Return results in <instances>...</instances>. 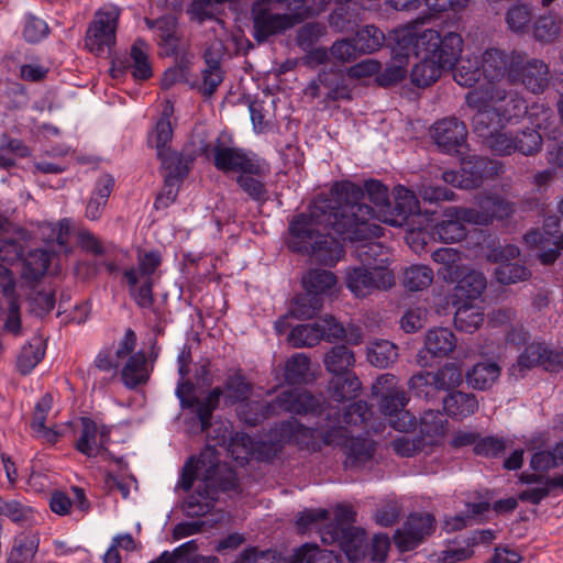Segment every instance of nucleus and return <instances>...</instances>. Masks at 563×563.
<instances>
[{"label": "nucleus", "mask_w": 563, "mask_h": 563, "mask_svg": "<svg viewBox=\"0 0 563 563\" xmlns=\"http://www.w3.org/2000/svg\"><path fill=\"white\" fill-rule=\"evenodd\" d=\"M398 357L397 346L387 340L374 342L367 351L368 362L379 368H386Z\"/></svg>", "instance_id": "nucleus-50"}, {"label": "nucleus", "mask_w": 563, "mask_h": 563, "mask_svg": "<svg viewBox=\"0 0 563 563\" xmlns=\"http://www.w3.org/2000/svg\"><path fill=\"white\" fill-rule=\"evenodd\" d=\"M307 2L308 0H291L290 2L279 3L285 7L287 12L274 13L261 1H255L251 7L253 38L257 43H264L269 37L282 34L303 22L312 14V10Z\"/></svg>", "instance_id": "nucleus-5"}, {"label": "nucleus", "mask_w": 563, "mask_h": 563, "mask_svg": "<svg viewBox=\"0 0 563 563\" xmlns=\"http://www.w3.org/2000/svg\"><path fill=\"white\" fill-rule=\"evenodd\" d=\"M354 364V353L345 345H335L323 356L324 368L335 376L347 373Z\"/></svg>", "instance_id": "nucleus-38"}, {"label": "nucleus", "mask_w": 563, "mask_h": 563, "mask_svg": "<svg viewBox=\"0 0 563 563\" xmlns=\"http://www.w3.org/2000/svg\"><path fill=\"white\" fill-rule=\"evenodd\" d=\"M321 539L324 543H338L352 562L360 561L365 555V531L361 528L347 527L334 531H321Z\"/></svg>", "instance_id": "nucleus-23"}, {"label": "nucleus", "mask_w": 563, "mask_h": 563, "mask_svg": "<svg viewBox=\"0 0 563 563\" xmlns=\"http://www.w3.org/2000/svg\"><path fill=\"white\" fill-rule=\"evenodd\" d=\"M432 260L441 264L438 274L445 282L453 283L459 278L460 271L464 267L461 253L453 247H440L432 253Z\"/></svg>", "instance_id": "nucleus-36"}, {"label": "nucleus", "mask_w": 563, "mask_h": 563, "mask_svg": "<svg viewBox=\"0 0 563 563\" xmlns=\"http://www.w3.org/2000/svg\"><path fill=\"white\" fill-rule=\"evenodd\" d=\"M345 284L357 298H364L376 290H388L395 286V275L390 269H371L349 267L345 271Z\"/></svg>", "instance_id": "nucleus-15"}, {"label": "nucleus", "mask_w": 563, "mask_h": 563, "mask_svg": "<svg viewBox=\"0 0 563 563\" xmlns=\"http://www.w3.org/2000/svg\"><path fill=\"white\" fill-rule=\"evenodd\" d=\"M456 283V291L466 299L478 298L486 288V278L483 273L467 269L465 266L460 271Z\"/></svg>", "instance_id": "nucleus-40"}, {"label": "nucleus", "mask_w": 563, "mask_h": 563, "mask_svg": "<svg viewBox=\"0 0 563 563\" xmlns=\"http://www.w3.org/2000/svg\"><path fill=\"white\" fill-rule=\"evenodd\" d=\"M310 358L303 353H296L291 355L285 364V380L289 385L307 383L310 372Z\"/></svg>", "instance_id": "nucleus-48"}, {"label": "nucleus", "mask_w": 563, "mask_h": 563, "mask_svg": "<svg viewBox=\"0 0 563 563\" xmlns=\"http://www.w3.org/2000/svg\"><path fill=\"white\" fill-rule=\"evenodd\" d=\"M505 21L509 31L523 35L530 30L532 10L525 3L514 4L506 11Z\"/></svg>", "instance_id": "nucleus-47"}, {"label": "nucleus", "mask_w": 563, "mask_h": 563, "mask_svg": "<svg viewBox=\"0 0 563 563\" xmlns=\"http://www.w3.org/2000/svg\"><path fill=\"white\" fill-rule=\"evenodd\" d=\"M52 255L51 252L43 249L30 251L23 262V277L29 280H37L44 276L51 264Z\"/></svg>", "instance_id": "nucleus-43"}, {"label": "nucleus", "mask_w": 563, "mask_h": 563, "mask_svg": "<svg viewBox=\"0 0 563 563\" xmlns=\"http://www.w3.org/2000/svg\"><path fill=\"white\" fill-rule=\"evenodd\" d=\"M40 534L36 531H23L15 536L7 563H27L38 550Z\"/></svg>", "instance_id": "nucleus-33"}, {"label": "nucleus", "mask_w": 563, "mask_h": 563, "mask_svg": "<svg viewBox=\"0 0 563 563\" xmlns=\"http://www.w3.org/2000/svg\"><path fill=\"white\" fill-rule=\"evenodd\" d=\"M322 305L321 297L307 291L294 299L291 312L298 319H312L321 310Z\"/></svg>", "instance_id": "nucleus-58"}, {"label": "nucleus", "mask_w": 563, "mask_h": 563, "mask_svg": "<svg viewBox=\"0 0 563 563\" xmlns=\"http://www.w3.org/2000/svg\"><path fill=\"white\" fill-rule=\"evenodd\" d=\"M541 364L547 369L553 371L556 366L563 364V355L559 352L549 350L541 343L528 345L518 358L520 369H529Z\"/></svg>", "instance_id": "nucleus-27"}, {"label": "nucleus", "mask_w": 563, "mask_h": 563, "mask_svg": "<svg viewBox=\"0 0 563 563\" xmlns=\"http://www.w3.org/2000/svg\"><path fill=\"white\" fill-rule=\"evenodd\" d=\"M481 60L483 76L488 81L486 85H501V80L511 85L516 68L521 63V51L492 47L484 51Z\"/></svg>", "instance_id": "nucleus-13"}, {"label": "nucleus", "mask_w": 563, "mask_h": 563, "mask_svg": "<svg viewBox=\"0 0 563 563\" xmlns=\"http://www.w3.org/2000/svg\"><path fill=\"white\" fill-rule=\"evenodd\" d=\"M361 382L356 376H351L346 378H338L331 382V397L338 401L342 402L357 396V393L361 390Z\"/></svg>", "instance_id": "nucleus-61"}, {"label": "nucleus", "mask_w": 563, "mask_h": 563, "mask_svg": "<svg viewBox=\"0 0 563 563\" xmlns=\"http://www.w3.org/2000/svg\"><path fill=\"white\" fill-rule=\"evenodd\" d=\"M320 406V399L311 393L301 388H291L279 393L273 404L264 406L263 415L267 413L271 407H277L290 413L307 415L316 412Z\"/></svg>", "instance_id": "nucleus-22"}, {"label": "nucleus", "mask_w": 563, "mask_h": 563, "mask_svg": "<svg viewBox=\"0 0 563 563\" xmlns=\"http://www.w3.org/2000/svg\"><path fill=\"white\" fill-rule=\"evenodd\" d=\"M563 34V19L555 13L540 15L532 25L533 38L542 44L554 43Z\"/></svg>", "instance_id": "nucleus-34"}, {"label": "nucleus", "mask_w": 563, "mask_h": 563, "mask_svg": "<svg viewBox=\"0 0 563 563\" xmlns=\"http://www.w3.org/2000/svg\"><path fill=\"white\" fill-rule=\"evenodd\" d=\"M45 354L43 342L40 338L33 339L23 345L16 357V369L22 375L30 374L35 366L42 361Z\"/></svg>", "instance_id": "nucleus-45"}, {"label": "nucleus", "mask_w": 563, "mask_h": 563, "mask_svg": "<svg viewBox=\"0 0 563 563\" xmlns=\"http://www.w3.org/2000/svg\"><path fill=\"white\" fill-rule=\"evenodd\" d=\"M111 428L98 424L89 417L80 418V430L75 442V449L87 457L102 456L104 460L113 459L108 450Z\"/></svg>", "instance_id": "nucleus-16"}, {"label": "nucleus", "mask_w": 563, "mask_h": 563, "mask_svg": "<svg viewBox=\"0 0 563 563\" xmlns=\"http://www.w3.org/2000/svg\"><path fill=\"white\" fill-rule=\"evenodd\" d=\"M253 386L241 373L235 371L229 374L224 380L223 387H214L198 404L197 418L201 430L205 431L211 426L213 411L218 408L221 397L225 406H234L245 402L252 394Z\"/></svg>", "instance_id": "nucleus-8"}, {"label": "nucleus", "mask_w": 563, "mask_h": 563, "mask_svg": "<svg viewBox=\"0 0 563 563\" xmlns=\"http://www.w3.org/2000/svg\"><path fill=\"white\" fill-rule=\"evenodd\" d=\"M212 156L214 167L224 174L238 173L241 175L243 172L261 174L264 168L258 164L261 158L255 154L240 147L230 146L220 137L216 140L212 146Z\"/></svg>", "instance_id": "nucleus-14"}, {"label": "nucleus", "mask_w": 563, "mask_h": 563, "mask_svg": "<svg viewBox=\"0 0 563 563\" xmlns=\"http://www.w3.org/2000/svg\"><path fill=\"white\" fill-rule=\"evenodd\" d=\"M429 15L409 21L393 31V38L406 55L411 52L422 59L416 64L410 77L415 86L426 88L434 84L444 69H451L460 59L463 51V38L456 32L441 34L434 29L418 31Z\"/></svg>", "instance_id": "nucleus-2"}, {"label": "nucleus", "mask_w": 563, "mask_h": 563, "mask_svg": "<svg viewBox=\"0 0 563 563\" xmlns=\"http://www.w3.org/2000/svg\"><path fill=\"white\" fill-rule=\"evenodd\" d=\"M130 58L132 60V76L135 80H147L152 77V66L148 59V44L137 38L131 46Z\"/></svg>", "instance_id": "nucleus-42"}, {"label": "nucleus", "mask_w": 563, "mask_h": 563, "mask_svg": "<svg viewBox=\"0 0 563 563\" xmlns=\"http://www.w3.org/2000/svg\"><path fill=\"white\" fill-rule=\"evenodd\" d=\"M114 179L111 175H102L96 183L86 207V218L97 221L101 218L102 211L113 190Z\"/></svg>", "instance_id": "nucleus-32"}, {"label": "nucleus", "mask_w": 563, "mask_h": 563, "mask_svg": "<svg viewBox=\"0 0 563 563\" xmlns=\"http://www.w3.org/2000/svg\"><path fill=\"white\" fill-rule=\"evenodd\" d=\"M119 15L117 7L104 8L96 13L85 38V45L90 52L102 55L114 45Z\"/></svg>", "instance_id": "nucleus-12"}, {"label": "nucleus", "mask_w": 563, "mask_h": 563, "mask_svg": "<svg viewBox=\"0 0 563 563\" xmlns=\"http://www.w3.org/2000/svg\"><path fill=\"white\" fill-rule=\"evenodd\" d=\"M465 207H448L443 211V220L434 227V234L444 243H455L467 234L465 224L468 220L462 214Z\"/></svg>", "instance_id": "nucleus-24"}, {"label": "nucleus", "mask_w": 563, "mask_h": 563, "mask_svg": "<svg viewBox=\"0 0 563 563\" xmlns=\"http://www.w3.org/2000/svg\"><path fill=\"white\" fill-rule=\"evenodd\" d=\"M433 282V271L426 265H411L406 268L402 285L410 291H420Z\"/></svg>", "instance_id": "nucleus-51"}, {"label": "nucleus", "mask_w": 563, "mask_h": 563, "mask_svg": "<svg viewBox=\"0 0 563 563\" xmlns=\"http://www.w3.org/2000/svg\"><path fill=\"white\" fill-rule=\"evenodd\" d=\"M158 158L165 173L164 178H167L168 181L183 183L191 169L196 156L191 153L168 151Z\"/></svg>", "instance_id": "nucleus-29"}, {"label": "nucleus", "mask_w": 563, "mask_h": 563, "mask_svg": "<svg viewBox=\"0 0 563 563\" xmlns=\"http://www.w3.org/2000/svg\"><path fill=\"white\" fill-rule=\"evenodd\" d=\"M474 205L462 211L468 224L474 225H489L494 220L509 219L516 211L514 202L492 191L476 194Z\"/></svg>", "instance_id": "nucleus-11"}, {"label": "nucleus", "mask_w": 563, "mask_h": 563, "mask_svg": "<svg viewBox=\"0 0 563 563\" xmlns=\"http://www.w3.org/2000/svg\"><path fill=\"white\" fill-rule=\"evenodd\" d=\"M162 261L159 251L139 249L136 266L126 267L122 272L129 295L142 309L151 308L154 303V274L161 266Z\"/></svg>", "instance_id": "nucleus-7"}, {"label": "nucleus", "mask_w": 563, "mask_h": 563, "mask_svg": "<svg viewBox=\"0 0 563 563\" xmlns=\"http://www.w3.org/2000/svg\"><path fill=\"white\" fill-rule=\"evenodd\" d=\"M362 54H372L378 51L385 42V34L375 25H365L353 37Z\"/></svg>", "instance_id": "nucleus-55"}, {"label": "nucleus", "mask_w": 563, "mask_h": 563, "mask_svg": "<svg viewBox=\"0 0 563 563\" xmlns=\"http://www.w3.org/2000/svg\"><path fill=\"white\" fill-rule=\"evenodd\" d=\"M258 164L263 166L261 174L252 172H243L236 177V184L246 196L254 202L263 206L269 199L268 189L264 179L269 175V165L264 161L260 159Z\"/></svg>", "instance_id": "nucleus-26"}, {"label": "nucleus", "mask_w": 563, "mask_h": 563, "mask_svg": "<svg viewBox=\"0 0 563 563\" xmlns=\"http://www.w3.org/2000/svg\"><path fill=\"white\" fill-rule=\"evenodd\" d=\"M530 273L527 267L518 263H500L495 269V277L504 285L526 280Z\"/></svg>", "instance_id": "nucleus-63"}, {"label": "nucleus", "mask_w": 563, "mask_h": 563, "mask_svg": "<svg viewBox=\"0 0 563 563\" xmlns=\"http://www.w3.org/2000/svg\"><path fill=\"white\" fill-rule=\"evenodd\" d=\"M482 73V60L477 58L466 57L461 59L453 70V77L457 85L471 88L479 79Z\"/></svg>", "instance_id": "nucleus-52"}, {"label": "nucleus", "mask_w": 563, "mask_h": 563, "mask_svg": "<svg viewBox=\"0 0 563 563\" xmlns=\"http://www.w3.org/2000/svg\"><path fill=\"white\" fill-rule=\"evenodd\" d=\"M529 122L533 125L532 130L541 131L549 137L555 140L559 136V130L552 109L541 102H534L528 111Z\"/></svg>", "instance_id": "nucleus-37"}, {"label": "nucleus", "mask_w": 563, "mask_h": 563, "mask_svg": "<svg viewBox=\"0 0 563 563\" xmlns=\"http://www.w3.org/2000/svg\"><path fill=\"white\" fill-rule=\"evenodd\" d=\"M363 189L350 180L335 181L329 195L317 196L307 212L289 223L288 247L311 255L323 265H335L343 256L342 244L329 233L332 229L344 241L362 242L383 235L375 222L374 210L362 202Z\"/></svg>", "instance_id": "nucleus-1"}, {"label": "nucleus", "mask_w": 563, "mask_h": 563, "mask_svg": "<svg viewBox=\"0 0 563 563\" xmlns=\"http://www.w3.org/2000/svg\"><path fill=\"white\" fill-rule=\"evenodd\" d=\"M374 207L375 221L384 222L393 227H401L409 216L419 211V202L412 191L398 187L396 189V203L393 207L389 199V190L386 185L377 179H368L361 186Z\"/></svg>", "instance_id": "nucleus-6"}, {"label": "nucleus", "mask_w": 563, "mask_h": 563, "mask_svg": "<svg viewBox=\"0 0 563 563\" xmlns=\"http://www.w3.org/2000/svg\"><path fill=\"white\" fill-rule=\"evenodd\" d=\"M500 375L495 362H479L465 375L467 384L474 389L485 390L493 386Z\"/></svg>", "instance_id": "nucleus-39"}, {"label": "nucleus", "mask_w": 563, "mask_h": 563, "mask_svg": "<svg viewBox=\"0 0 563 563\" xmlns=\"http://www.w3.org/2000/svg\"><path fill=\"white\" fill-rule=\"evenodd\" d=\"M543 143L542 134L530 128L518 131L515 135L516 152L530 156L537 154Z\"/></svg>", "instance_id": "nucleus-60"}, {"label": "nucleus", "mask_w": 563, "mask_h": 563, "mask_svg": "<svg viewBox=\"0 0 563 563\" xmlns=\"http://www.w3.org/2000/svg\"><path fill=\"white\" fill-rule=\"evenodd\" d=\"M432 372V383L441 391H450L457 388L463 383V371L455 363H445L437 371Z\"/></svg>", "instance_id": "nucleus-46"}, {"label": "nucleus", "mask_w": 563, "mask_h": 563, "mask_svg": "<svg viewBox=\"0 0 563 563\" xmlns=\"http://www.w3.org/2000/svg\"><path fill=\"white\" fill-rule=\"evenodd\" d=\"M550 66L541 58H528L521 51V63L516 68L511 85H521L532 95H542L550 86Z\"/></svg>", "instance_id": "nucleus-17"}, {"label": "nucleus", "mask_w": 563, "mask_h": 563, "mask_svg": "<svg viewBox=\"0 0 563 563\" xmlns=\"http://www.w3.org/2000/svg\"><path fill=\"white\" fill-rule=\"evenodd\" d=\"M503 169L500 162L472 154L461 157L460 170L442 172L441 178L453 187L472 189L478 187L484 178L498 175Z\"/></svg>", "instance_id": "nucleus-9"}, {"label": "nucleus", "mask_w": 563, "mask_h": 563, "mask_svg": "<svg viewBox=\"0 0 563 563\" xmlns=\"http://www.w3.org/2000/svg\"><path fill=\"white\" fill-rule=\"evenodd\" d=\"M280 433L277 431V426L271 430L269 440L268 441H258L256 442L253 456H255L260 461H271L273 460L277 453L282 450L283 445L286 443L280 440Z\"/></svg>", "instance_id": "nucleus-62"}, {"label": "nucleus", "mask_w": 563, "mask_h": 563, "mask_svg": "<svg viewBox=\"0 0 563 563\" xmlns=\"http://www.w3.org/2000/svg\"><path fill=\"white\" fill-rule=\"evenodd\" d=\"M435 519L430 514L410 515L394 534V543L401 552L416 549L434 529Z\"/></svg>", "instance_id": "nucleus-18"}, {"label": "nucleus", "mask_w": 563, "mask_h": 563, "mask_svg": "<svg viewBox=\"0 0 563 563\" xmlns=\"http://www.w3.org/2000/svg\"><path fill=\"white\" fill-rule=\"evenodd\" d=\"M200 471H203L201 482L207 497H212L213 500L217 499L218 492H231L238 487L235 473L220 465L218 452L210 445L198 457L191 456L187 460L178 485L186 492L190 490Z\"/></svg>", "instance_id": "nucleus-4"}, {"label": "nucleus", "mask_w": 563, "mask_h": 563, "mask_svg": "<svg viewBox=\"0 0 563 563\" xmlns=\"http://www.w3.org/2000/svg\"><path fill=\"white\" fill-rule=\"evenodd\" d=\"M478 400L474 394L453 390L443 399L444 412L454 420H463L478 410Z\"/></svg>", "instance_id": "nucleus-28"}, {"label": "nucleus", "mask_w": 563, "mask_h": 563, "mask_svg": "<svg viewBox=\"0 0 563 563\" xmlns=\"http://www.w3.org/2000/svg\"><path fill=\"white\" fill-rule=\"evenodd\" d=\"M325 445L342 446L345 451V468L358 470L373 460L376 445L368 438H351L344 426H333L322 432Z\"/></svg>", "instance_id": "nucleus-10"}, {"label": "nucleus", "mask_w": 563, "mask_h": 563, "mask_svg": "<svg viewBox=\"0 0 563 563\" xmlns=\"http://www.w3.org/2000/svg\"><path fill=\"white\" fill-rule=\"evenodd\" d=\"M148 29L154 30L159 44L174 48L177 43L176 21L170 16H163L157 20L145 19Z\"/></svg>", "instance_id": "nucleus-59"}, {"label": "nucleus", "mask_w": 563, "mask_h": 563, "mask_svg": "<svg viewBox=\"0 0 563 563\" xmlns=\"http://www.w3.org/2000/svg\"><path fill=\"white\" fill-rule=\"evenodd\" d=\"M435 144L444 153L463 154L466 147L467 130L465 124L454 117L437 121L431 129Z\"/></svg>", "instance_id": "nucleus-19"}, {"label": "nucleus", "mask_w": 563, "mask_h": 563, "mask_svg": "<svg viewBox=\"0 0 563 563\" xmlns=\"http://www.w3.org/2000/svg\"><path fill=\"white\" fill-rule=\"evenodd\" d=\"M366 240L356 249V257L363 266L371 269H389L390 253L386 246L379 242Z\"/></svg>", "instance_id": "nucleus-31"}, {"label": "nucleus", "mask_w": 563, "mask_h": 563, "mask_svg": "<svg viewBox=\"0 0 563 563\" xmlns=\"http://www.w3.org/2000/svg\"><path fill=\"white\" fill-rule=\"evenodd\" d=\"M446 421L439 410L424 411L419 421V431L424 437L442 435Z\"/></svg>", "instance_id": "nucleus-64"}, {"label": "nucleus", "mask_w": 563, "mask_h": 563, "mask_svg": "<svg viewBox=\"0 0 563 563\" xmlns=\"http://www.w3.org/2000/svg\"><path fill=\"white\" fill-rule=\"evenodd\" d=\"M207 67L201 71L202 82L198 90L202 96L210 98L223 81V71L218 60L209 59L206 56Z\"/></svg>", "instance_id": "nucleus-56"}, {"label": "nucleus", "mask_w": 563, "mask_h": 563, "mask_svg": "<svg viewBox=\"0 0 563 563\" xmlns=\"http://www.w3.org/2000/svg\"><path fill=\"white\" fill-rule=\"evenodd\" d=\"M455 345L456 339L450 329H431L426 334L424 349L419 351L417 362L420 366H427L428 361L426 360L424 352L431 354V356L442 357L451 353Z\"/></svg>", "instance_id": "nucleus-25"}, {"label": "nucleus", "mask_w": 563, "mask_h": 563, "mask_svg": "<svg viewBox=\"0 0 563 563\" xmlns=\"http://www.w3.org/2000/svg\"><path fill=\"white\" fill-rule=\"evenodd\" d=\"M408 397L402 389L393 388L388 394L384 395L379 402L380 411L389 417V424L401 432H408L417 424L416 417L405 406Z\"/></svg>", "instance_id": "nucleus-20"}, {"label": "nucleus", "mask_w": 563, "mask_h": 563, "mask_svg": "<svg viewBox=\"0 0 563 563\" xmlns=\"http://www.w3.org/2000/svg\"><path fill=\"white\" fill-rule=\"evenodd\" d=\"M372 416V410L365 401L358 400L349 405L342 416L340 410L330 409L327 413V420L331 426H342L341 423L360 426L366 422Z\"/></svg>", "instance_id": "nucleus-35"}, {"label": "nucleus", "mask_w": 563, "mask_h": 563, "mask_svg": "<svg viewBox=\"0 0 563 563\" xmlns=\"http://www.w3.org/2000/svg\"><path fill=\"white\" fill-rule=\"evenodd\" d=\"M150 375L151 369L148 368L146 356L141 351L130 355L121 369L122 383L129 389L146 384Z\"/></svg>", "instance_id": "nucleus-30"}, {"label": "nucleus", "mask_w": 563, "mask_h": 563, "mask_svg": "<svg viewBox=\"0 0 563 563\" xmlns=\"http://www.w3.org/2000/svg\"><path fill=\"white\" fill-rule=\"evenodd\" d=\"M290 563H341L340 556L333 551L321 550L316 544L306 543L296 549L289 559Z\"/></svg>", "instance_id": "nucleus-44"}, {"label": "nucleus", "mask_w": 563, "mask_h": 563, "mask_svg": "<svg viewBox=\"0 0 563 563\" xmlns=\"http://www.w3.org/2000/svg\"><path fill=\"white\" fill-rule=\"evenodd\" d=\"M336 282V276L332 272L318 268L310 269L302 277V285L306 291L318 297L331 294Z\"/></svg>", "instance_id": "nucleus-41"}, {"label": "nucleus", "mask_w": 563, "mask_h": 563, "mask_svg": "<svg viewBox=\"0 0 563 563\" xmlns=\"http://www.w3.org/2000/svg\"><path fill=\"white\" fill-rule=\"evenodd\" d=\"M484 322V314L479 308L472 305L460 306L454 314V325L457 330L472 333Z\"/></svg>", "instance_id": "nucleus-54"}, {"label": "nucleus", "mask_w": 563, "mask_h": 563, "mask_svg": "<svg viewBox=\"0 0 563 563\" xmlns=\"http://www.w3.org/2000/svg\"><path fill=\"white\" fill-rule=\"evenodd\" d=\"M432 377L431 371H420L413 374L408 380L409 390L417 397L427 400L435 399L439 390L434 387Z\"/></svg>", "instance_id": "nucleus-57"}, {"label": "nucleus", "mask_w": 563, "mask_h": 563, "mask_svg": "<svg viewBox=\"0 0 563 563\" xmlns=\"http://www.w3.org/2000/svg\"><path fill=\"white\" fill-rule=\"evenodd\" d=\"M322 333L319 322L299 324L290 331L288 341L294 347H312L322 340Z\"/></svg>", "instance_id": "nucleus-53"}, {"label": "nucleus", "mask_w": 563, "mask_h": 563, "mask_svg": "<svg viewBox=\"0 0 563 563\" xmlns=\"http://www.w3.org/2000/svg\"><path fill=\"white\" fill-rule=\"evenodd\" d=\"M333 426L328 421L325 426L319 429L308 428L299 423L296 419H289L277 426V431L280 433L282 441L294 442L300 448L311 451L321 450L325 445L322 441V432L331 429Z\"/></svg>", "instance_id": "nucleus-21"}, {"label": "nucleus", "mask_w": 563, "mask_h": 563, "mask_svg": "<svg viewBox=\"0 0 563 563\" xmlns=\"http://www.w3.org/2000/svg\"><path fill=\"white\" fill-rule=\"evenodd\" d=\"M466 104L476 111L472 122L478 135H485L497 119L500 125L518 123L528 113V102L522 93L504 85H483L470 90L465 96Z\"/></svg>", "instance_id": "nucleus-3"}, {"label": "nucleus", "mask_w": 563, "mask_h": 563, "mask_svg": "<svg viewBox=\"0 0 563 563\" xmlns=\"http://www.w3.org/2000/svg\"><path fill=\"white\" fill-rule=\"evenodd\" d=\"M170 111L168 107L163 110L162 117L156 122V125L151 133L148 141L157 151V156L168 152L167 144L173 137V128L170 124Z\"/></svg>", "instance_id": "nucleus-49"}]
</instances>
